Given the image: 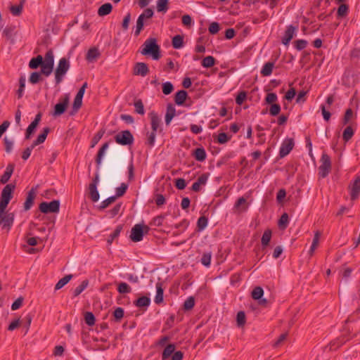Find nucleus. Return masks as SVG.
<instances>
[{
    "label": "nucleus",
    "mask_w": 360,
    "mask_h": 360,
    "mask_svg": "<svg viewBox=\"0 0 360 360\" xmlns=\"http://www.w3.org/2000/svg\"><path fill=\"white\" fill-rule=\"evenodd\" d=\"M141 53L143 56H150L153 60H158L161 57L160 49L155 38L146 39L142 45Z\"/></svg>",
    "instance_id": "nucleus-1"
},
{
    "label": "nucleus",
    "mask_w": 360,
    "mask_h": 360,
    "mask_svg": "<svg viewBox=\"0 0 360 360\" xmlns=\"http://www.w3.org/2000/svg\"><path fill=\"white\" fill-rule=\"evenodd\" d=\"M70 64L66 58H62L59 60L58 64L55 70V82L56 84H59L63 79L65 74L70 69Z\"/></svg>",
    "instance_id": "nucleus-2"
},
{
    "label": "nucleus",
    "mask_w": 360,
    "mask_h": 360,
    "mask_svg": "<svg viewBox=\"0 0 360 360\" xmlns=\"http://www.w3.org/2000/svg\"><path fill=\"white\" fill-rule=\"evenodd\" d=\"M54 65V55L51 49H49L45 54L44 62L41 65V73L46 77L49 76L53 69Z\"/></svg>",
    "instance_id": "nucleus-3"
},
{
    "label": "nucleus",
    "mask_w": 360,
    "mask_h": 360,
    "mask_svg": "<svg viewBox=\"0 0 360 360\" xmlns=\"http://www.w3.org/2000/svg\"><path fill=\"white\" fill-rule=\"evenodd\" d=\"M15 214L6 210V207H0V225L2 229L9 231L14 222Z\"/></svg>",
    "instance_id": "nucleus-4"
},
{
    "label": "nucleus",
    "mask_w": 360,
    "mask_h": 360,
    "mask_svg": "<svg viewBox=\"0 0 360 360\" xmlns=\"http://www.w3.org/2000/svg\"><path fill=\"white\" fill-rule=\"evenodd\" d=\"M150 231L148 226L141 224H135L131 231L130 238L133 242H139L143 240L144 234H147Z\"/></svg>",
    "instance_id": "nucleus-5"
},
{
    "label": "nucleus",
    "mask_w": 360,
    "mask_h": 360,
    "mask_svg": "<svg viewBox=\"0 0 360 360\" xmlns=\"http://www.w3.org/2000/svg\"><path fill=\"white\" fill-rule=\"evenodd\" d=\"M15 186L13 184H8L3 188L0 197V207H7L10 200L13 198V193Z\"/></svg>",
    "instance_id": "nucleus-6"
},
{
    "label": "nucleus",
    "mask_w": 360,
    "mask_h": 360,
    "mask_svg": "<svg viewBox=\"0 0 360 360\" xmlns=\"http://www.w3.org/2000/svg\"><path fill=\"white\" fill-rule=\"evenodd\" d=\"M321 165L319 167V176L321 178H326L331 171V160L330 156L323 153L321 157Z\"/></svg>",
    "instance_id": "nucleus-7"
},
{
    "label": "nucleus",
    "mask_w": 360,
    "mask_h": 360,
    "mask_svg": "<svg viewBox=\"0 0 360 360\" xmlns=\"http://www.w3.org/2000/svg\"><path fill=\"white\" fill-rule=\"evenodd\" d=\"M39 210L44 214L58 213L60 210V201L53 200L50 202H42L39 204Z\"/></svg>",
    "instance_id": "nucleus-8"
},
{
    "label": "nucleus",
    "mask_w": 360,
    "mask_h": 360,
    "mask_svg": "<svg viewBox=\"0 0 360 360\" xmlns=\"http://www.w3.org/2000/svg\"><path fill=\"white\" fill-rule=\"evenodd\" d=\"M117 143L127 146L134 143V136L129 130H124L117 134L115 137Z\"/></svg>",
    "instance_id": "nucleus-9"
},
{
    "label": "nucleus",
    "mask_w": 360,
    "mask_h": 360,
    "mask_svg": "<svg viewBox=\"0 0 360 360\" xmlns=\"http://www.w3.org/2000/svg\"><path fill=\"white\" fill-rule=\"evenodd\" d=\"M59 101L60 102L54 107L53 115L55 117L60 116L65 112L69 103L68 95H65L63 97L60 98Z\"/></svg>",
    "instance_id": "nucleus-10"
},
{
    "label": "nucleus",
    "mask_w": 360,
    "mask_h": 360,
    "mask_svg": "<svg viewBox=\"0 0 360 360\" xmlns=\"http://www.w3.org/2000/svg\"><path fill=\"white\" fill-rule=\"evenodd\" d=\"M175 345L174 344L168 345L165 349L163 350L162 354V359L166 360L172 354V360H180V351H175Z\"/></svg>",
    "instance_id": "nucleus-11"
},
{
    "label": "nucleus",
    "mask_w": 360,
    "mask_h": 360,
    "mask_svg": "<svg viewBox=\"0 0 360 360\" xmlns=\"http://www.w3.org/2000/svg\"><path fill=\"white\" fill-rule=\"evenodd\" d=\"M294 147V141L292 139H287L282 143L279 150L280 158H284L290 153Z\"/></svg>",
    "instance_id": "nucleus-12"
},
{
    "label": "nucleus",
    "mask_w": 360,
    "mask_h": 360,
    "mask_svg": "<svg viewBox=\"0 0 360 360\" xmlns=\"http://www.w3.org/2000/svg\"><path fill=\"white\" fill-rule=\"evenodd\" d=\"M209 176V173H203L200 176H198L197 180L192 185V191L194 192L200 191L202 186H205L207 184Z\"/></svg>",
    "instance_id": "nucleus-13"
},
{
    "label": "nucleus",
    "mask_w": 360,
    "mask_h": 360,
    "mask_svg": "<svg viewBox=\"0 0 360 360\" xmlns=\"http://www.w3.org/2000/svg\"><path fill=\"white\" fill-rule=\"evenodd\" d=\"M149 72V69L145 63H136L134 68V75H141L142 77L146 76Z\"/></svg>",
    "instance_id": "nucleus-14"
},
{
    "label": "nucleus",
    "mask_w": 360,
    "mask_h": 360,
    "mask_svg": "<svg viewBox=\"0 0 360 360\" xmlns=\"http://www.w3.org/2000/svg\"><path fill=\"white\" fill-rule=\"evenodd\" d=\"M36 198V190L34 188H32L27 193V198L25 202H24V210L25 211H28L31 209L34 204V200Z\"/></svg>",
    "instance_id": "nucleus-15"
},
{
    "label": "nucleus",
    "mask_w": 360,
    "mask_h": 360,
    "mask_svg": "<svg viewBox=\"0 0 360 360\" xmlns=\"http://www.w3.org/2000/svg\"><path fill=\"white\" fill-rule=\"evenodd\" d=\"M148 116L150 120V125H151L152 131L157 132V131L158 130V129L160 127L161 118L154 111L150 112L148 114Z\"/></svg>",
    "instance_id": "nucleus-16"
},
{
    "label": "nucleus",
    "mask_w": 360,
    "mask_h": 360,
    "mask_svg": "<svg viewBox=\"0 0 360 360\" xmlns=\"http://www.w3.org/2000/svg\"><path fill=\"white\" fill-rule=\"evenodd\" d=\"M295 30H296V27L292 25L287 27V29L284 33V36L282 39V43L284 45L287 46L289 44L290 40L294 37Z\"/></svg>",
    "instance_id": "nucleus-17"
},
{
    "label": "nucleus",
    "mask_w": 360,
    "mask_h": 360,
    "mask_svg": "<svg viewBox=\"0 0 360 360\" xmlns=\"http://www.w3.org/2000/svg\"><path fill=\"white\" fill-rule=\"evenodd\" d=\"M14 168L15 165L13 163H10L7 165L5 172L0 178V183L1 184H5L9 181L11 176L13 173Z\"/></svg>",
    "instance_id": "nucleus-18"
},
{
    "label": "nucleus",
    "mask_w": 360,
    "mask_h": 360,
    "mask_svg": "<svg viewBox=\"0 0 360 360\" xmlns=\"http://www.w3.org/2000/svg\"><path fill=\"white\" fill-rule=\"evenodd\" d=\"M360 192V176L356 177L350 187V196L352 200L356 199Z\"/></svg>",
    "instance_id": "nucleus-19"
},
{
    "label": "nucleus",
    "mask_w": 360,
    "mask_h": 360,
    "mask_svg": "<svg viewBox=\"0 0 360 360\" xmlns=\"http://www.w3.org/2000/svg\"><path fill=\"white\" fill-rule=\"evenodd\" d=\"M100 56H101V53H100L98 48L94 46V47L90 48L88 50V51L86 54V60L88 62L91 63V62L96 60L99 58Z\"/></svg>",
    "instance_id": "nucleus-20"
},
{
    "label": "nucleus",
    "mask_w": 360,
    "mask_h": 360,
    "mask_svg": "<svg viewBox=\"0 0 360 360\" xmlns=\"http://www.w3.org/2000/svg\"><path fill=\"white\" fill-rule=\"evenodd\" d=\"M176 115V109L173 104L169 103L167 106V111L165 114V124L169 125L172 119Z\"/></svg>",
    "instance_id": "nucleus-21"
},
{
    "label": "nucleus",
    "mask_w": 360,
    "mask_h": 360,
    "mask_svg": "<svg viewBox=\"0 0 360 360\" xmlns=\"http://www.w3.org/2000/svg\"><path fill=\"white\" fill-rule=\"evenodd\" d=\"M193 155L197 161L203 162L205 160L207 154L202 147L197 148L193 150Z\"/></svg>",
    "instance_id": "nucleus-22"
},
{
    "label": "nucleus",
    "mask_w": 360,
    "mask_h": 360,
    "mask_svg": "<svg viewBox=\"0 0 360 360\" xmlns=\"http://www.w3.org/2000/svg\"><path fill=\"white\" fill-rule=\"evenodd\" d=\"M108 147H109V142H106L102 145V146L98 151L96 158V162L98 167H100L101 162H102V159L105 153V150L108 148Z\"/></svg>",
    "instance_id": "nucleus-23"
},
{
    "label": "nucleus",
    "mask_w": 360,
    "mask_h": 360,
    "mask_svg": "<svg viewBox=\"0 0 360 360\" xmlns=\"http://www.w3.org/2000/svg\"><path fill=\"white\" fill-rule=\"evenodd\" d=\"M49 131L50 129L49 127L44 128L42 133L37 136V139L34 141L32 145L34 146V147H36L37 146L44 143Z\"/></svg>",
    "instance_id": "nucleus-24"
},
{
    "label": "nucleus",
    "mask_w": 360,
    "mask_h": 360,
    "mask_svg": "<svg viewBox=\"0 0 360 360\" xmlns=\"http://www.w3.org/2000/svg\"><path fill=\"white\" fill-rule=\"evenodd\" d=\"M44 62V58L41 55H38L37 57L32 58L30 63L29 67L31 69H37L39 66L41 67Z\"/></svg>",
    "instance_id": "nucleus-25"
},
{
    "label": "nucleus",
    "mask_w": 360,
    "mask_h": 360,
    "mask_svg": "<svg viewBox=\"0 0 360 360\" xmlns=\"http://www.w3.org/2000/svg\"><path fill=\"white\" fill-rule=\"evenodd\" d=\"M112 6L110 3H105L101 6L98 10V15L99 16H105L112 12Z\"/></svg>",
    "instance_id": "nucleus-26"
},
{
    "label": "nucleus",
    "mask_w": 360,
    "mask_h": 360,
    "mask_svg": "<svg viewBox=\"0 0 360 360\" xmlns=\"http://www.w3.org/2000/svg\"><path fill=\"white\" fill-rule=\"evenodd\" d=\"M15 26L14 25L6 26L2 32V35L7 39H11L15 35Z\"/></svg>",
    "instance_id": "nucleus-27"
},
{
    "label": "nucleus",
    "mask_w": 360,
    "mask_h": 360,
    "mask_svg": "<svg viewBox=\"0 0 360 360\" xmlns=\"http://www.w3.org/2000/svg\"><path fill=\"white\" fill-rule=\"evenodd\" d=\"M195 304V300L193 296L188 297L183 304V309L185 311H188L193 309Z\"/></svg>",
    "instance_id": "nucleus-28"
},
{
    "label": "nucleus",
    "mask_w": 360,
    "mask_h": 360,
    "mask_svg": "<svg viewBox=\"0 0 360 360\" xmlns=\"http://www.w3.org/2000/svg\"><path fill=\"white\" fill-rule=\"evenodd\" d=\"M89 197L92 202H96L99 200V193L97 190V186H94V185L89 186Z\"/></svg>",
    "instance_id": "nucleus-29"
},
{
    "label": "nucleus",
    "mask_w": 360,
    "mask_h": 360,
    "mask_svg": "<svg viewBox=\"0 0 360 360\" xmlns=\"http://www.w3.org/2000/svg\"><path fill=\"white\" fill-rule=\"evenodd\" d=\"M82 98H77L75 96L72 105V108L71 111L70 112V115L73 116L75 115L79 110V108L82 107Z\"/></svg>",
    "instance_id": "nucleus-30"
},
{
    "label": "nucleus",
    "mask_w": 360,
    "mask_h": 360,
    "mask_svg": "<svg viewBox=\"0 0 360 360\" xmlns=\"http://www.w3.org/2000/svg\"><path fill=\"white\" fill-rule=\"evenodd\" d=\"M150 304V300L146 296H142L134 302V304L138 307H148Z\"/></svg>",
    "instance_id": "nucleus-31"
},
{
    "label": "nucleus",
    "mask_w": 360,
    "mask_h": 360,
    "mask_svg": "<svg viewBox=\"0 0 360 360\" xmlns=\"http://www.w3.org/2000/svg\"><path fill=\"white\" fill-rule=\"evenodd\" d=\"M271 230L266 229L262 235L261 243L263 247H266L271 240Z\"/></svg>",
    "instance_id": "nucleus-32"
},
{
    "label": "nucleus",
    "mask_w": 360,
    "mask_h": 360,
    "mask_svg": "<svg viewBox=\"0 0 360 360\" xmlns=\"http://www.w3.org/2000/svg\"><path fill=\"white\" fill-rule=\"evenodd\" d=\"M216 60L212 56H208L205 57L202 62L201 65L202 67L208 68L212 67L215 64Z\"/></svg>",
    "instance_id": "nucleus-33"
},
{
    "label": "nucleus",
    "mask_w": 360,
    "mask_h": 360,
    "mask_svg": "<svg viewBox=\"0 0 360 360\" xmlns=\"http://www.w3.org/2000/svg\"><path fill=\"white\" fill-rule=\"evenodd\" d=\"M274 66V63L268 62V63H265L261 70V74L263 76L270 75L272 73Z\"/></svg>",
    "instance_id": "nucleus-34"
},
{
    "label": "nucleus",
    "mask_w": 360,
    "mask_h": 360,
    "mask_svg": "<svg viewBox=\"0 0 360 360\" xmlns=\"http://www.w3.org/2000/svg\"><path fill=\"white\" fill-rule=\"evenodd\" d=\"M89 281L87 280L83 281L81 284L76 287L73 291V296L77 297L87 287Z\"/></svg>",
    "instance_id": "nucleus-35"
},
{
    "label": "nucleus",
    "mask_w": 360,
    "mask_h": 360,
    "mask_svg": "<svg viewBox=\"0 0 360 360\" xmlns=\"http://www.w3.org/2000/svg\"><path fill=\"white\" fill-rule=\"evenodd\" d=\"M72 278V274H68L65 276L63 278H60L58 283L55 285V290H59L62 288L65 285H66Z\"/></svg>",
    "instance_id": "nucleus-36"
},
{
    "label": "nucleus",
    "mask_w": 360,
    "mask_h": 360,
    "mask_svg": "<svg viewBox=\"0 0 360 360\" xmlns=\"http://www.w3.org/2000/svg\"><path fill=\"white\" fill-rule=\"evenodd\" d=\"M169 0H157V11L158 12L166 13L168 10V4Z\"/></svg>",
    "instance_id": "nucleus-37"
},
{
    "label": "nucleus",
    "mask_w": 360,
    "mask_h": 360,
    "mask_svg": "<svg viewBox=\"0 0 360 360\" xmlns=\"http://www.w3.org/2000/svg\"><path fill=\"white\" fill-rule=\"evenodd\" d=\"M354 129L351 126H347L343 131L342 139L345 142L349 141L354 135Z\"/></svg>",
    "instance_id": "nucleus-38"
},
{
    "label": "nucleus",
    "mask_w": 360,
    "mask_h": 360,
    "mask_svg": "<svg viewBox=\"0 0 360 360\" xmlns=\"http://www.w3.org/2000/svg\"><path fill=\"white\" fill-rule=\"evenodd\" d=\"M157 292L155 297V302L160 304L163 301V290L160 283L156 284Z\"/></svg>",
    "instance_id": "nucleus-39"
},
{
    "label": "nucleus",
    "mask_w": 360,
    "mask_h": 360,
    "mask_svg": "<svg viewBox=\"0 0 360 360\" xmlns=\"http://www.w3.org/2000/svg\"><path fill=\"white\" fill-rule=\"evenodd\" d=\"M122 229V226L121 225H119L116 227V229L114 230V231L109 236L108 238V243L111 244L112 241L117 238L119 236Z\"/></svg>",
    "instance_id": "nucleus-40"
},
{
    "label": "nucleus",
    "mask_w": 360,
    "mask_h": 360,
    "mask_svg": "<svg viewBox=\"0 0 360 360\" xmlns=\"http://www.w3.org/2000/svg\"><path fill=\"white\" fill-rule=\"evenodd\" d=\"M251 295L252 299L258 300L262 297L264 295V290L261 287L257 286L252 290Z\"/></svg>",
    "instance_id": "nucleus-41"
},
{
    "label": "nucleus",
    "mask_w": 360,
    "mask_h": 360,
    "mask_svg": "<svg viewBox=\"0 0 360 360\" xmlns=\"http://www.w3.org/2000/svg\"><path fill=\"white\" fill-rule=\"evenodd\" d=\"M349 12V6L345 4H341L338 8L337 15L338 18L345 17Z\"/></svg>",
    "instance_id": "nucleus-42"
},
{
    "label": "nucleus",
    "mask_w": 360,
    "mask_h": 360,
    "mask_svg": "<svg viewBox=\"0 0 360 360\" xmlns=\"http://www.w3.org/2000/svg\"><path fill=\"white\" fill-rule=\"evenodd\" d=\"M288 219L289 218L288 214L285 212L283 213L278 220V226L282 229H286L288 224Z\"/></svg>",
    "instance_id": "nucleus-43"
},
{
    "label": "nucleus",
    "mask_w": 360,
    "mask_h": 360,
    "mask_svg": "<svg viewBox=\"0 0 360 360\" xmlns=\"http://www.w3.org/2000/svg\"><path fill=\"white\" fill-rule=\"evenodd\" d=\"M117 291L121 294H127L131 292V288L127 283L122 282L118 285Z\"/></svg>",
    "instance_id": "nucleus-44"
},
{
    "label": "nucleus",
    "mask_w": 360,
    "mask_h": 360,
    "mask_svg": "<svg viewBox=\"0 0 360 360\" xmlns=\"http://www.w3.org/2000/svg\"><path fill=\"white\" fill-rule=\"evenodd\" d=\"M208 219L205 216H202L198 219L197 228L198 231H202L207 225Z\"/></svg>",
    "instance_id": "nucleus-45"
},
{
    "label": "nucleus",
    "mask_w": 360,
    "mask_h": 360,
    "mask_svg": "<svg viewBox=\"0 0 360 360\" xmlns=\"http://www.w3.org/2000/svg\"><path fill=\"white\" fill-rule=\"evenodd\" d=\"M117 199V196H110L107 199L104 200L103 202H101L98 209L99 210H104L106 207H108L110 204L113 203Z\"/></svg>",
    "instance_id": "nucleus-46"
},
{
    "label": "nucleus",
    "mask_w": 360,
    "mask_h": 360,
    "mask_svg": "<svg viewBox=\"0 0 360 360\" xmlns=\"http://www.w3.org/2000/svg\"><path fill=\"white\" fill-rule=\"evenodd\" d=\"M84 320L86 323L89 326H92L95 324L96 319L92 312H86L84 314Z\"/></svg>",
    "instance_id": "nucleus-47"
},
{
    "label": "nucleus",
    "mask_w": 360,
    "mask_h": 360,
    "mask_svg": "<svg viewBox=\"0 0 360 360\" xmlns=\"http://www.w3.org/2000/svg\"><path fill=\"white\" fill-rule=\"evenodd\" d=\"M23 5L20 3L19 5H14L10 8V11L14 16H19L22 11Z\"/></svg>",
    "instance_id": "nucleus-48"
},
{
    "label": "nucleus",
    "mask_w": 360,
    "mask_h": 360,
    "mask_svg": "<svg viewBox=\"0 0 360 360\" xmlns=\"http://www.w3.org/2000/svg\"><path fill=\"white\" fill-rule=\"evenodd\" d=\"M144 19H143V17L139 16L137 21H136V30L134 32L135 36H139L140 34V32L143 28L144 26Z\"/></svg>",
    "instance_id": "nucleus-49"
},
{
    "label": "nucleus",
    "mask_w": 360,
    "mask_h": 360,
    "mask_svg": "<svg viewBox=\"0 0 360 360\" xmlns=\"http://www.w3.org/2000/svg\"><path fill=\"white\" fill-rule=\"evenodd\" d=\"M25 87V77L22 76L19 79V89L17 91L18 98H20L22 95Z\"/></svg>",
    "instance_id": "nucleus-50"
},
{
    "label": "nucleus",
    "mask_w": 360,
    "mask_h": 360,
    "mask_svg": "<svg viewBox=\"0 0 360 360\" xmlns=\"http://www.w3.org/2000/svg\"><path fill=\"white\" fill-rule=\"evenodd\" d=\"M192 101L188 97V94L185 90H181V105L190 106Z\"/></svg>",
    "instance_id": "nucleus-51"
},
{
    "label": "nucleus",
    "mask_w": 360,
    "mask_h": 360,
    "mask_svg": "<svg viewBox=\"0 0 360 360\" xmlns=\"http://www.w3.org/2000/svg\"><path fill=\"white\" fill-rule=\"evenodd\" d=\"M134 108L136 113L139 115H143L145 113L143 103L141 99L134 102Z\"/></svg>",
    "instance_id": "nucleus-52"
},
{
    "label": "nucleus",
    "mask_w": 360,
    "mask_h": 360,
    "mask_svg": "<svg viewBox=\"0 0 360 360\" xmlns=\"http://www.w3.org/2000/svg\"><path fill=\"white\" fill-rule=\"evenodd\" d=\"M127 188L128 185L125 183H122L120 186L116 188V195L115 196H117V198L123 196L126 193Z\"/></svg>",
    "instance_id": "nucleus-53"
},
{
    "label": "nucleus",
    "mask_w": 360,
    "mask_h": 360,
    "mask_svg": "<svg viewBox=\"0 0 360 360\" xmlns=\"http://www.w3.org/2000/svg\"><path fill=\"white\" fill-rule=\"evenodd\" d=\"M41 73L39 72H32L30 76L29 82L32 84L38 83L41 79Z\"/></svg>",
    "instance_id": "nucleus-54"
},
{
    "label": "nucleus",
    "mask_w": 360,
    "mask_h": 360,
    "mask_svg": "<svg viewBox=\"0 0 360 360\" xmlns=\"http://www.w3.org/2000/svg\"><path fill=\"white\" fill-rule=\"evenodd\" d=\"M294 44L295 49L298 51H301L307 47L308 42L304 39H297L294 41Z\"/></svg>",
    "instance_id": "nucleus-55"
},
{
    "label": "nucleus",
    "mask_w": 360,
    "mask_h": 360,
    "mask_svg": "<svg viewBox=\"0 0 360 360\" xmlns=\"http://www.w3.org/2000/svg\"><path fill=\"white\" fill-rule=\"evenodd\" d=\"M353 117V110L351 108H348L346 110L345 113L344 115V117L342 119L343 125H346L349 123L350 120Z\"/></svg>",
    "instance_id": "nucleus-56"
},
{
    "label": "nucleus",
    "mask_w": 360,
    "mask_h": 360,
    "mask_svg": "<svg viewBox=\"0 0 360 360\" xmlns=\"http://www.w3.org/2000/svg\"><path fill=\"white\" fill-rule=\"evenodd\" d=\"M231 138V136H228L224 132L219 133L217 136V142L220 144H224L228 142Z\"/></svg>",
    "instance_id": "nucleus-57"
},
{
    "label": "nucleus",
    "mask_w": 360,
    "mask_h": 360,
    "mask_svg": "<svg viewBox=\"0 0 360 360\" xmlns=\"http://www.w3.org/2000/svg\"><path fill=\"white\" fill-rule=\"evenodd\" d=\"M211 258H212V253L211 252H205L202 256L201 263L205 266H209L210 265Z\"/></svg>",
    "instance_id": "nucleus-58"
},
{
    "label": "nucleus",
    "mask_w": 360,
    "mask_h": 360,
    "mask_svg": "<svg viewBox=\"0 0 360 360\" xmlns=\"http://www.w3.org/2000/svg\"><path fill=\"white\" fill-rule=\"evenodd\" d=\"M124 309L122 307H117L113 312V316L116 321L119 322L124 316Z\"/></svg>",
    "instance_id": "nucleus-59"
},
{
    "label": "nucleus",
    "mask_w": 360,
    "mask_h": 360,
    "mask_svg": "<svg viewBox=\"0 0 360 360\" xmlns=\"http://www.w3.org/2000/svg\"><path fill=\"white\" fill-rule=\"evenodd\" d=\"M237 324L239 327L243 326L245 323V312L240 311L237 314Z\"/></svg>",
    "instance_id": "nucleus-60"
},
{
    "label": "nucleus",
    "mask_w": 360,
    "mask_h": 360,
    "mask_svg": "<svg viewBox=\"0 0 360 360\" xmlns=\"http://www.w3.org/2000/svg\"><path fill=\"white\" fill-rule=\"evenodd\" d=\"M174 86L169 82H165L162 84V92L165 95H168L172 92Z\"/></svg>",
    "instance_id": "nucleus-61"
},
{
    "label": "nucleus",
    "mask_w": 360,
    "mask_h": 360,
    "mask_svg": "<svg viewBox=\"0 0 360 360\" xmlns=\"http://www.w3.org/2000/svg\"><path fill=\"white\" fill-rule=\"evenodd\" d=\"M281 112V106L278 103L271 104L269 108V113L272 116L278 115Z\"/></svg>",
    "instance_id": "nucleus-62"
},
{
    "label": "nucleus",
    "mask_w": 360,
    "mask_h": 360,
    "mask_svg": "<svg viewBox=\"0 0 360 360\" xmlns=\"http://www.w3.org/2000/svg\"><path fill=\"white\" fill-rule=\"evenodd\" d=\"M37 125L35 123L31 122V124L28 126L26 132H25V139H30L32 134L35 131Z\"/></svg>",
    "instance_id": "nucleus-63"
},
{
    "label": "nucleus",
    "mask_w": 360,
    "mask_h": 360,
    "mask_svg": "<svg viewBox=\"0 0 360 360\" xmlns=\"http://www.w3.org/2000/svg\"><path fill=\"white\" fill-rule=\"evenodd\" d=\"M181 22L186 27H191L193 24V20L189 15H184L181 17Z\"/></svg>",
    "instance_id": "nucleus-64"
}]
</instances>
